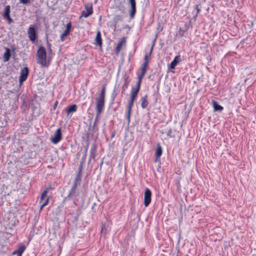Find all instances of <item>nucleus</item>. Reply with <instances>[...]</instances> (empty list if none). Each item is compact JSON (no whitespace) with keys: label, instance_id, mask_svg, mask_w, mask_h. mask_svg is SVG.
<instances>
[{"label":"nucleus","instance_id":"1","mask_svg":"<svg viewBox=\"0 0 256 256\" xmlns=\"http://www.w3.org/2000/svg\"><path fill=\"white\" fill-rule=\"evenodd\" d=\"M36 60L38 64L42 67L48 68L50 63L51 60L49 58H46V49L44 46H40L36 52Z\"/></svg>","mask_w":256,"mask_h":256},{"label":"nucleus","instance_id":"2","mask_svg":"<svg viewBox=\"0 0 256 256\" xmlns=\"http://www.w3.org/2000/svg\"><path fill=\"white\" fill-rule=\"evenodd\" d=\"M148 66L142 64L140 65L139 68V72L136 74L138 80L136 86L135 87H132L130 91L138 94L142 79L146 73Z\"/></svg>","mask_w":256,"mask_h":256},{"label":"nucleus","instance_id":"3","mask_svg":"<svg viewBox=\"0 0 256 256\" xmlns=\"http://www.w3.org/2000/svg\"><path fill=\"white\" fill-rule=\"evenodd\" d=\"M106 85L105 84L102 86V90L96 99V111L98 115L100 114L104 109Z\"/></svg>","mask_w":256,"mask_h":256},{"label":"nucleus","instance_id":"4","mask_svg":"<svg viewBox=\"0 0 256 256\" xmlns=\"http://www.w3.org/2000/svg\"><path fill=\"white\" fill-rule=\"evenodd\" d=\"M138 93L130 91V99L128 102V106L126 112V118L128 124L130 122L131 112L132 107L134 106V102L136 100L138 96Z\"/></svg>","mask_w":256,"mask_h":256},{"label":"nucleus","instance_id":"5","mask_svg":"<svg viewBox=\"0 0 256 256\" xmlns=\"http://www.w3.org/2000/svg\"><path fill=\"white\" fill-rule=\"evenodd\" d=\"M29 69L28 67H24L20 70L19 78V82L20 84H22V82L27 79Z\"/></svg>","mask_w":256,"mask_h":256},{"label":"nucleus","instance_id":"6","mask_svg":"<svg viewBox=\"0 0 256 256\" xmlns=\"http://www.w3.org/2000/svg\"><path fill=\"white\" fill-rule=\"evenodd\" d=\"M93 13V8L92 4H85L84 10L82 11L80 17L87 18Z\"/></svg>","mask_w":256,"mask_h":256},{"label":"nucleus","instance_id":"7","mask_svg":"<svg viewBox=\"0 0 256 256\" xmlns=\"http://www.w3.org/2000/svg\"><path fill=\"white\" fill-rule=\"evenodd\" d=\"M126 37H123L120 39V40L116 44V46L114 48V50L116 54L118 56L120 50L122 49V48L126 46Z\"/></svg>","mask_w":256,"mask_h":256},{"label":"nucleus","instance_id":"8","mask_svg":"<svg viewBox=\"0 0 256 256\" xmlns=\"http://www.w3.org/2000/svg\"><path fill=\"white\" fill-rule=\"evenodd\" d=\"M152 192L148 188H146L144 194V205L147 207L151 202Z\"/></svg>","mask_w":256,"mask_h":256},{"label":"nucleus","instance_id":"9","mask_svg":"<svg viewBox=\"0 0 256 256\" xmlns=\"http://www.w3.org/2000/svg\"><path fill=\"white\" fill-rule=\"evenodd\" d=\"M28 34L30 40L34 42L36 38V32L34 25H30L28 30Z\"/></svg>","mask_w":256,"mask_h":256},{"label":"nucleus","instance_id":"10","mask_svg":"<svg viewBox=\"0 0 256 256\" xmlns=\"http://www.w3.org/2000/svg\"><path fill=\"white\" fill-rule=\"evenodd\" d=\"M130 5V16L131 19L134 17L136 13V0H128Z\"/></svg>","mask_w":256,"mask_h":256},{"label":"nucleus","instance_id":"11","mask_svg":"<svg viewBox=\"0 0 256 256\" xmlns=\"http://www.w3.org/2000/svg\"><path fill=\"white\" fill-rule=\"evenodd\" d=\"M62 138V134L60 128H58L56 132L54 133L53 136L50 138L52 142L54 144H56L58 143Z\"/></svg>","mask_w":256,"mask_h":256},{"label":"nucleus","instance_id":"12","mask_svg":"<svg viewBox=\"0 0 256 256\" xmlns=\"http://www.w3.org/2000/svg\"><path fill=\"white\" fill-rule=\"evenodd\" d=\"M3 16L8 20V24H10L12 22V20L10 16V6L9 5H7L5 6Z\"/></svg>","mask_w":256,"mask_h":256},{"label":"nucleus","instance_id":"13","mask_svg":"<svg viewBox=\"0 0 256 256\" xmlns=\"http://www.w3.org/2000/svg\"><path fill=\"white\" fill-rule=\"evenodd\" d=\"M3 16L8 20V24H10L12 22V20L10 16V6L9 5H7L5 6Z\"/></svg>","mask_w":256,"mask_h":256},{"label":"nucleus","instance_id":"14","mask_svg":"<svg viewBox=\"0 0 256 256\" xmlns=\"http://www.w3.org/2000/svg\"><path fill=\"white\" fill-rule=\"evenodd\" d=\"M181 58L180 56L178 55L176 56L174 60L171 62V63L168 64V66L169 68L170 69H174L176 66L180 62H181Z\"/></svg>","mask_w":256,"mask_h":256},{"label":"nucleus","instance_id":"15","mask_svg":"<svg viewBox=\"0 0 256 256\" xmlns=\"http://www.w3.org/2000/svg\"><path fill=\"white\" fill-rule=\"evenodd\" d=\"M131 80L128 76H126L124 80V82L122 86V94H124L128 88Z\"/></svg>","mask_w":256,"mask_h":256},{"label":"nucleus","instance_id":"16","mask_svg":"<svg viewBox=\"0 0 256 256\" xmlns=\"http://www.w3.org/2000/svg\"><path fill=\"white\" fill-rule=\"evenodd\" d=\"M154 42L153 44L152 45L151 48L150 50V52L146 54L144 56V62H143L142 64L148 66L149 61L150 59V57H151L152 54V52L153 50V48H154Z\"/></svg>","mask_w":256,"mask_h":256},{"label":"nucleus","instance_id":"17","mask_svg":"<svg viewBox=\"0 0 256 256\" xmlns=\"http://www.w3.org/2000/svg\"><path fill=\"white\" fill-rule=\"evenodd\" d=\"M26 249V246L24 244L21 245L12 252V254H17V256H22Z\"/></svg>","mask_w":256,"mask_h":256},{"label":"nucleus","instance_id":"18","mask_svg":"<svg viewBox=\"0 0 256 256\" xmlns=\"http://www.w3.org/2000/svg\"><path fill=\"white\" fill-rule=\"evenodd\" d=\"M95 44L98 45L100 47L102 46V40L101 38V33L100 31H98L95 38Z\"/></svg>","mask_w":256,"mask_h":256},{"label":"nucleus","instance_id":"19","mask_svg":"<svg viewBox=\"0 0 256 256\" xmlns=\"http://www.w3.org/2000/svg\"><path fill=\"white\" fill-rule=\"evenodd\" d=\"M96 146L95 144H93L91 146L90 150V158L91 159H94L96 158Z\"/></svg>","mask_w":256,"mask_h":256},{"label":"nucleus","instance_id":"20","mask_svg":"<svg viewBox=\"0 0 256 256\" xmlns=\"http://www.w3.org/2000/svg\"><path fill=\"white\" fill-rule=\"evenodd\" d=\"M148 98L147 94L144 95L141 98V106L142 108H146L148 104Z\"/></svg>","mask_w":256,"mask_h":256},{"label":"nucleus","instance_id":"21","mask_svg":"<svg viewBox=\"0 0 256 256\" xmlns=\"http://www.w3.org/2000/svg\"><path fill=\"white\" fill-rule=\"evenodd\" d=\"M82 173L78 172L74 182V186L76 187L80 184Z\"/></svg>","mask_w":256,"mask_h":256},{"label":"nucleus","instance_id":"22","mask_svg":"<svg viewBox=\"0 0 256 256\" xmlns=\"http://www.w3.org/2000/svg\"><path fill=\"white\" fill-rule=\"evenodd\" d=\"M212 102L214 111H222L223 110L224 108L222 106L218 104L216 101L212 100Z\"/></svg>","mask_w":256,"mask_h":256},{"label":"nucleus","instance_id":"23","mask_svg":"<svg viewBox=\"0 0 256 256\" xmlns=\"http://www.w3.org/2000/svg\"><path fill=\"white\" fill-rule=\"evenodd\" d=\"M51 188L50 186H48L46 188L45 190L43 192L42 194L41 198L40 200V202H42L44 198H47V194L48 192V190Z\"/></svg>","mask_w":256,"mask_h":256},{"label":"nucleus","instance_id":"24","mask_svg":"<svg viewBox=\"0 0 256 256\" xmlns=\"http://www.w3.org/2000/svg\"><path fill=\"white\" fill-rule=\"evenodd\" d=\"M77 109V106L76 104H74L71 106H70L69 107L67 108L66 110V113L68 114H70V112H76Z\"/></svg>","mask_w":256,"mask_h":256},{"label":"nucleus","instance_id":"25","mask_svg":"<svg viewBox=\"0 0 256 256\" xmlns=\"http://www.w3.org/2000/svg\"><path fill=\"white\" fill-rule=\"evenodd\" d=\"M162 154V147L158 144L156 148L155 156L156 159H158Z\"/></svg>","mask_w":256,"mask_h":256},{"label":"nucleus","instance_id":"26","mask_svg":"<svg viewBox=\"0 0 256 256\" xmlns=\"http://www.w3.org/2000/svg\"><path fill=\"white\" fill-rule=\"evenodd\" d=\"M10 50L8 48H7L6 49V52L4 53V61L8 62L10 60Z\"/></svg>","mask_w":256,"mask_h":256},{"label":"nucleus","instance_id":"27","mask_svg":"<svg viewBox=\"0 0 256 256\" xmlns=\"http://www.w3.org/2000/svg\"><path fill=\"white\" fill-rule=\"evenodd\" d=\"M48 200L49 198H47L43 200L42 202H40V204H42L40 206V209H42L44 206H46L48 204Z\"/></svg>","mask_w":256,"mask_h":256},{"label":"nucleus","instance_id":"28","mask_svg":"<svg viewBox=\"0 0 256 256\" xmlns=\"http://www.w3.org/2000/svg\"><path fill=\"white\" fill-rule=\"evenodd\" d=\"M84 164V162L81 161V162H80V164L79 165V166H78V172H80V173L82 174V167H83Z\"/></svg>","mask_w":256,"mask_h":256},{"label":"nucleus","instance_id":"29","mask_svg":"<svg viewBox=\"0 0 256 256\" xmlns=\"http://www.w3.org/2000/svg\"><path fill=\"white\" fill-rule=\"evenodd\" d=\"M72 28V24L70 22H68L66 25V30L70 31Z\"/></svg>","mask_w":256,"mask_h":256},{"label":"nucleus","instance_id":"30","mask_svg":"<svg viewBox=\"0 0 256 256\" xmlns=\"http://www.w3.org/2000/svg\"><path fill=\"white\" fill-rule=\"evenodd\" d=\"M30 0H20V3L22 4H27L30 2Z\"/></svg>","mask_w":256,"mask_h":256},{"label":"nucleus","instance_id":"31","mask_svg":"<svg viewBox=\"0 0 256 256\" xmlns=\"http://www.w3.org/2000/svg\"><path fill=\"white\" fill-rule=\"evenodd\" d=\"M172 128H170L167 132V135L170 137H172Z\"/></svg>","mask_w":256,"mask_h":256},{"label":"nucleus","instance_id":"32","mask_svg":"<svg viewBox=\"0 0 256 256\" xmlns=\"http://www.w3.org/2000/svg\"><path fill=\"white\" fill-rule=\"evenodd\" d=\"M70 32V31H69L66 29L65 30V36H66L69 34Z\"/></svg>","mask_w":256,"mask_h":256},{"label":"nucleus","instance_id":"33","mask_svg":"<svg viewBox=\"0 0 256 256\" xmlns=\"http://www.w3.org/2000/svg\"><path fill=\"white\" fill-rule=\"evenodd\" d=\"M60 40H64V32H62L61 34H60Z\"/></svg>","mask_w":256,"mask_h":256},{"label":"nucleus","instance_id":"34","mask_svg":"<svg viewBox=\"0 0 256 256\" xmlns=\"http://www.w3.org/2000/svg\"><path fill=\"white\" fill-rule=\"evenodd\" d=\"M114 134H112L111 137L112 138H114Z\"/></svg>","mask_w":256,"mask_h":256},{"label":"nucleus","instance_id":"35","mask_svg":"<svg viewBox=\"0 0 256 256\" xmlns=\"http://www.w3.org/2000/svg\"><path fill=\"white\" fill-rule=\"evenodd\" d=\"M197 8H198V7L197 6ZM197 10H198V12L200 11V10L198 8L197 9Z\"/></svg>","mask_w":256,"mask_h":256},{"label":"nucleus","instance_id":"36","mask_svg":"<svg viewBox=\"0 0 256 256\" xmlns=\"http://www.w3.org/2000/svg\"><path fill=\"white\" fill-rule=\"evenodd\" d=\"M102 164H103V161H102V162H101L100 165H102Z\"/></svg>","mask_w":256,"mask_h":256},{"label":"nucleus","instance_id":"37","mask_svg":"<svg viewBox=\"0 0 256 256\" xmlns=\"http://www.w3.org/2000/svg\"><path fill=\"white\" fill-rule=\"evenodd\" d=\"M97 2V0H95V2Z\"/></svg>","mask_w":256,"mask_h":256}]
</instances>
